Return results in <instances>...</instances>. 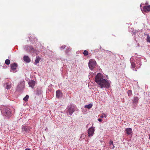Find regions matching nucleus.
Returning <instances> with one entry per match:
<instances>
[{
	"mask_svg": "<svg viewBox=\"0 0 150 150\" xmlns=\"http://www.w3.org/2000/svg\"><path fill=\"white\" fill-rule=\"evenodd\" d=\"M95 79L98 86L101 88H104L105 89H108L110 87V81L103 78V76L100 73L97 75Z\"/></svg>",
	"mask_w": 150,
	"mask_h": 150,
	"instance_id": "f257e3e1",
	"label": "nucleus"
},
{
	"mask_svg": "<svg viewBox=\"0 0 150 150\" xmlns=\"http://www.w3.org/2000/svg\"><path fill=\"white\" fill-rule=\"evenodd\" d=\"M130 61L131 62V66L133 69L135 68L136 69H138L140 68L141 66V59L140 58H137L136 60H134L133 58L131 57Z\"/></svg>",
	"mask_w": 150,
	"mask_h": 150,
	"instance_id": "f03ea898",
	"label": "nucleus"
},
{
	"mask_svg": "<svg viewBox=\"0 0 150 150\" xmlns=\"http://www.w3.org/2000/svg\"><path fill=\"white\" fill-rule=\"evenodd\" d=\"M2 115L4 116L8 117L11 116V111L9 107L4 106L1 109Z\"/></svg>",
	"mask_w": 150,
	"mask_h": 150,
	"instance_id": "7ed1b4c3",
	"label": "nucleus"
},
{
	"mask_svg": "<svg viewBox=\"0 0 150 150\" xmlns=\"http://www.w3.org/2000/svg\"><path fill=\"white\" fill-rule=\"evenodd\" d=\"M76 107L71 105L68 106L66 110V112L67 115H71L75 111L77 110Z\"/></svg>",
	"mask_w": 150,
	"mask_h": 150,
	"instance_id": "20e7f679",
	"label": "nucleus"
},
{
	"mask_svg": "<svg viewBox=\"0 0 150 150\" xmlns=\"http://www.w3.org/2000/svg\"><path fill=\"white\" fill-rule=\"evenodd\" d=\"M22 132L24 133L25 132L26 133H29L31 129V128L27 125H23L22 126Z\"/></svg>",
	"mask_w": 150,
	"mask_h": 150,
	"instance_id": "39448f33",
	"label": "nucleus"
},
{
	"mask_svg": "<svg viewBox=\"0 0 150 150\" xmlns=\"http://www.w3.org/2000/svg\"><path fill=\"white\" fill-rule=\"evenodd\" d=\"M96 64V62L94 60H90L88 63V66L89 68L92 70L95 67Z\"/></svg>",
	"mask_w": 150,
	"mask_h": 150,
	"instance_id": "423d86ee",
	"label": "nucleus"
},
{
	"mask_svg": "<svg viewBox=\"0 0 150 150\" xmlns=\"http://www.w3.org/2000/svg\"><path fill=\"white\" fill-rule=\"evenodd\" d=\"M11 71L13 72H16V69L18 65L17 64L14 63L13 64H11Z\"/></svg>",
	"mask_w": 150,
	"mask_h": 150,
	"instance_id": "0eeeda50",
	"label": "nucleus"
},
{
	"mask_svg": "<svg viewBox=\"0 0 150 150\" xmlns=\"http://www.w3.org/2000/svg\"><path fill=\"white\" fill-rule=\"evenodd\" d=\"M94 131L95 129L94 127H91L89 128L88 131V136H92L94 134Z\"/></svg>",
	"mask_w": 150,
	"mask_h": 150,
	"instance_id": "6e6552de",
	"label": "nucleus"
},
{
	"mask_svg": "<svg viewBox=\"0 0 150 150\" xmlns=\"http://www.w3.org/2000/svg\"><path fill=\"white\" fill-rule=\"evenodd\" d=\"M150 11V5L145 6L143 7V9L142 12L144 13H147Z\"/></svg>",
	"mask_w": 150,
	"mask_h": 150,
	"instance_id": "1a4fd4ad",
	"label": "nucleus"
},
{
	"mask_svg": "<svg viewBox=\"0 0 150 150\" xmlns=\"http://www.w3.org/2000/svg\"><path fill=\"white\" fill-rule=\"evenodd\" d=\"M42 88L40 87H38L36 91V94L39 95H41L42 93Z\"/></svg>",
	"mask_w": 150,
	"mask_h": 150,
	"instance_id": "9d476101",
	"label": "nucleus"
},
{
	"mask_svg": "<svg viewBox=\"0 0 150 150\" xmlns=\"http://www.w3.org/2000/svg\"><path fill=\"white\" fill-rule=\"evenodd\" d=\"M125 132L128 135H130L132 133V129L130 128L126 129L125 130Z\"/></svg>",
	"mask_w": 150,
	"mask_h": 150,
	"instance_id": "9b49d317",
	"label": "nucleus"
},
{
	"mask_svg": "<svg viewBox=\"0 0 150 150\" xmlns=\"http://www.w3.org/2000/svg\"><path fill=\"white\" fill-rule=\"evenodd\" d=\"M28 84L30 86L33 88L35 85V81H34L31 80L29 81Z\"/></svg>",
	"mask_w": 150,
	"mask_h": 150,
	"instance_id": "f8f14e48",
	"label": "nucleus"
},
{
	"mask_svg": "<svg viewBox=\"0 0 150 150\" xmlns=\"http://www.w3.org/2000/svg\"><path fill=\"white\" fill-rule=\"evenodd\" d=\"M62 96V93L61 91L58 90L56 91V97L57 98H59Z\"/></svg>",
	"mask_w": 150,
	"mask_h": 150,
	"instance_id": "ddd939ff",
	"label": "nucleus"
},
{
	"mask_svg": "<svg viewBox=\"0 0 150 150\" xmlns=\"http://www.w3.org/2000/svg\"><path fill=\"white\" fill-rule=\"evenodd\" d=\"M24 85L23 83H21L19 84L17 88L18 90H20V91L24 87Z\"/></svg>",
	"mask_w": 150,
	"mask_h": 150,
	"instance_id": "4468645a",
	"label": "nucleus"
},
{
	"mask_svg": "<svg viewBox=\"0 0 150 150\" xmlns=\"http://www.w3.org/2000/svg\"><path fill=\"white\" fill-rule=\"evenodd\" d=\"M23 60L24 61L27 63L29 62L30 61V59L26 55L24 56L23 57Z\"/></svg>",
	"mask_w": 150,
	"mask_h": 150,
	"instance_id": "2eb2a0df",
	"label": "nucleus"
},
{
	"mask_svg": "<svg viewBox=\"0 0 150 150\" xmlns=\"http://www.w3.org/2000/svg\"><path fill=\"white\" fill-rule=\"evenodd\" d=\"M139 100V98L137 97H134L133 100V103H134L137 104Z\"/></svg>",
	"mask_w": 150,
	"mask_h": 150,
	"instance_id": "dca6fc26",
	"label": "nucleus"
},
{
	"mask_svg": "<svg viewBox=\"0 0 150 150\" xmlns=\"http://www.w3.org/2000/svg\"><path fill=\"white\" fill-rule=\"evenodd\" d=\"M109 146L111 149H113L115 146L113 144V142L112 140H110L109 142Z\"/></svg>",
	"mask_w": 150,
	"mask_h": 150,
	"instance_id": "f3484780",
	"label": "nucleus"
},
{
	"mask_svg": "<svg viewBox=\"0 0 150 150\" xmlns=\"http://www.w3.org/2000/svg\"><path fill=\"white\" fill-rule=\"evenodd\" d=\"M5 86L6 87V88L7 89H9L11 87V84L8 83H6L5 85Z\"/></svg>",
	"mask_w": 150,
	"mask_h": 150,
	"instance_id": "a211bd4d",
	"label": "nucleus"
},
{
	"mask_svg": "<svg viewBox=\"0 0 150 150\" xmlns=\"http://www.w3.org/2000/svg\"><path fill=\"white\" fill-rule=\"evenodd\" d=\"M41 59L40 58L39 56H37L35 60V64H37L38 63Z\"/></svg>",
	"mask_w": 150,
	"mask_h": 150,
	"instance_id": "6ab92c4d",
	"label": "nucleus"
},
{
	"mask_svg": "<svg viewBox=\"0 0 150 150\" xmlns=\"http://www.w3.org/2000/svg\"><path fill=\"white\" fill-rule=\"evenodd\" d=\"M92 106H93L92 104L90 103L88 105H85V108H87L88 109H90L92 108Z\"/></svg>",
	"mask_w": 150,
	"mask_h": 150,
	"instance_id": "aec40b11",
	"label": "nucleus"
},
{
	"mask_svg": "<svg viewBox=\"0 0 150 150\" xmlns=\"http://www.w3.org/2000/svg\"><path fill=\"white\" fill-rule=\"evenodd\" d=\"M28 48L29 49V51L30 52H34V50L33 48L32 47L30 46H29L28 47Z\"/></svg>",
	"mask_w": 150,
	"mask_h": 150,
	"instance_id": "412c9836",
	"label": "nucleus"
},
{
	"mask_svg": "<svg viewBox=\"0 0 150 150\" xmlns=\"http://www.w3.org/2000/svg\"><path fill=\"white\" fill-rule=\"evenodd\" d=\"M29 97V96L28 95H27L25 97L23 98V100H24L25 102L27 101H28Z\"/></svg>",
	"mask_w": 150,
	"mask_h": 150,
	"instance_id": "4be33fe9",
	"label": "nucleus"
},
{
	"mask_svg": "<svg viewBox=\"0 0 150 150\" xmlns=\"http://www.w3.org/2000/svg\"><path fill=\"white\" fill-rule=\"evenodd\" d=\"M71 50V48L70 47H69L66 49L65 51V52L66 54H67Z\"/></svg>",
	"mask_w": 150,
	"mask_h": 150,
	"instance_id": "5701e85b",
	"label": "nucleus"
},
{
	"mask_svg": "<svg viewBox=\"0 0 150 150\" xmlns=\"http://www.w3.org/2000/svg\"><path fill=\"white\" fill-rule=\"evenodd\" d=\"M10 60L8 59H6L5 61V63L7 65L10 64Z\"/></svg>",
	"mask_w": 150,
	"mask_h": 150,
	"instance_id": "b1692460",
	"label": "nucleus"
},
{
	"mask_svg": "<svg viewBox=\"0 0 150 150\" xmlns=\"http://www.w3.org/2000/svg\"><path fill=\"white\" fill-rule=\"evenodd\" d=\"M83 54L84 56H87L88 55V53L87 50H85L83 53Z\"/></svg>",
	"mask_w": 150,
	"mask_h": 150,
	"instance_id": "393cba45",
	"label": "nucleus"
},
{
	"mask_svg": "<svg viewBox=\"0 0 150 150\" xmlns=\"http://www.w3.org/2000/svg\"><path fill=\"white\" fill-rule=\"evenodd\" d=\"M129 96H130L132 94V91L131 90H129L127 91Z\"/></svg>",
	"mask_w": 150,
	"mask_h": 150,
	"instance_id": "a878e982",
	"label": "nucleus"
},
{
	"mask_svg": "<svg viewBox=\"0 0 150 150\" xmlns=\"http://www.w3.org/2000/svg\"><path fill=\"white\" fill-rule=\"evenodd\" d=\"M146 41L147 42H150V37L149 35H147Z\"/></svg>",
	"mask_w": 150,
	"mask_h": 150,
	"instance_id": "bb28decb",
	"label": "nucleus"
},
{
	"mask_svg": "<svg viewBox=\"0 0 150 150\" xmlns=\"http://www.w3.org/2000/svg\"><path fill=\"white\" fill-rule=\"evenodd\" d=\"M106 116L107 115L103 113L100 116V117L101 118H103L104 117H105V118Z\"/></svg>",
	"mask_w": 150,
	"mask_h": 150,
	"instance_id": "cd10ccee",
	"label": "nucleus"
},
{
	"mask_svg": "<svg viewBox=\"0 0 150 150\" xmlns=\"http://www.w3.org/2000/svg\"><path fill=\"white\" fill-rule=\"evenodd\" d=\"M66 47V46L65 45H62V47H60V50H62L64 49Z\"/></svg>",
	"mask_w": 150,
	"mask_h": 150,
	"instance_id": "c85d7f7f",
	"label": "nucleus"
},
{
	"mask_svg": "<svg viewBox=\"0 0 150 150\" xmlns=\"http://www.w3.org/2000/svg\"><path fill=\"white\" fill-rule=\"evenodd\" d=\"M84 137V135L83 134H82L81 135V137H80V139H79L80 140H81V138H83Z\"/></svg>",
	"mask_w": 150,
	"mask_h": 150,
	"instance_id": "c756f323",
	"label": "nucleus"
},
{
	"mask_svg": "<svg viewBox=\"0 0 150 150\" xmlns=\"http://www.w3.org/2000/svg\"><path fill=\"white\" fill-rule=\"evenodd\" d=\"M98 120L99 121V122H102L103 120L102 119H100V118H99L98 119Z\"/></svg>",
	"mask_w": 150,
	"mask_h": 150,
	"instance_id": "7c9ffc66",
	"label": "nucleus"
},
{
	"mask_svg": "<svg viewBox=\"0 0 150 150\" xmlns=\"http://www.w3.org/2000/svg\"><path fill=\"white\" fill-rule=\"evenodd\" d=\"M25 150H31V149H30L27 148Z\"/></svg>",
	"mask_w": 150,
	"mask_h": 150,
	"instance_id": "2f4dec72",
	"label": "nucleus"
},
{
	"mask_svg": "<svg viewBox=\"0 0 150 150\" xmlns=\"http://www.w3.org/2000/svg\"><path fill=\"white\" fill-rule=\"evenodd\" d=\"M145 4H146V5H147V4H148V3H147L146 2V3H145Z\"/></svg>",
	"mask_w": 150,
	"mask_h": 150,
	"instance_id": "473e14b6",
	"label": "nucleus"
},
{
	"mask_svg": "<svg viewBox=\"0 0 150 150\" xmlns=\"http://www.w3.org/2000/svg\"><path fill=\"white\" fill-rule=\"evenodd\" d=\"M82 138H81V141L82 140Z\"/></svg>",
	"mask_w": 150,
	"mask_h": 150,
	"instance_id": "72a5a7b5",
	"label": "nucleus"
},
{
	"mask_svg": "<svg viewBox=\"0 0 150 150\" xmlns=\"http://www.w3.org/2000/svg\"><path fill=\"white\" fill-rule=\"evenodd\" d=\"M149 139L150 140V135L149 136Z\"/></svg>",
	"mask_w": 150,
	"mask_h": 150,
	"instance_id": "f704fd0d",
	"label": "nucleus"
},
{
	"mask_svg": "<svg viewBox=\"0 0 150 150\" xmlns=\"http://www.w3.org/2000/svg\"><path fill=\"white\" fill-rule=\"evenodd\" d=\"M92 73L90 74H92Z\"/></svg>",
	"mask_w": 150,
	"mask_h": 150,
	"instance_id": "c9c22d12",
	"label": "nucleus"
},
{
	"mask_svg": "<svg viewBox=\"0 0 150 150\" xmlns=\"http://www.w3.org/2000/svg\"><path fill=\"white\" fill-rule=\"evenodd\" d=\"M87 142H88V141H86Z\"/></svg>",
	"mask_w": 150,
	"mask_h": 150,
	"instance_id": "e433bc0d",
	"label": "nucleus"
}]
</instances>
